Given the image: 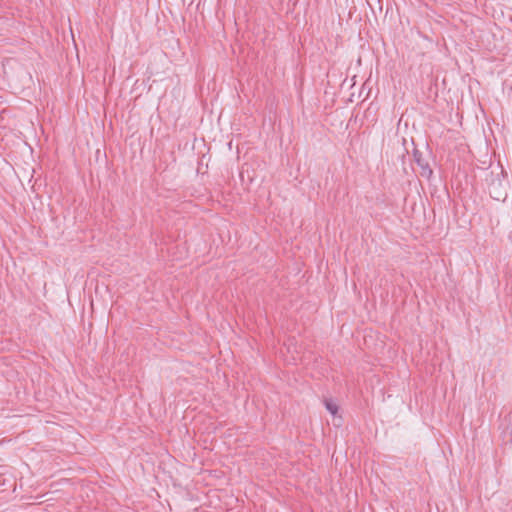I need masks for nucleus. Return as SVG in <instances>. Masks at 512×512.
Returning <instances> with one entry per match:
<instances>
[{"label":"nucleus","instance_id":"obj_4","mask_svg":"<svg viewBox=\"0 0 512 512\" xmlns=\"http://www.w3.org/2000/svg\"><path fill=\"white\" fill-rule=\"evenodd\" d=\"M341 417H339V423H337V426H340Z\"/></svg>","mask_w":512,"mask_h":512},{"label":"nucleus","instance_id":"obj_1","mask_svg":"<svg viewBox=\"0 0 512 512\" xmlns=\"http://www.w3.org/2000/svg\"><path fill=\"white\" fill-rule=\"evenodd\" d=\"M485 181L488 185L490 196L497 200H505L507 197V173L502 166H496L486 174Z\"/></svg>","mask_w":512,"mask_h":512},{"label":"nucleus","instance_id":"obj_3","mask_svg":"<svg viewBox=\"0 0 512 512\" xmlns=\"http://www.w3.org/2000/svg\"><path fill=\"white\" fill-rule=\"evenodd\" d=\"M324 404L326 409L335 417L338 413V405L330 399H325Z\"/></svg>","mask_w":512,"mask_h":512},{"label":"nucleus","instance_id":"obj_2","mask_svg":"<svg viewBox=\"0 0 512 512\" xmlns=\"http://www.w3.org/2000/svg\"><path fill=\"white\" fill-rule=\"evenodd\" d=\"M415 160L419 167L421 168V175L424 177H430L432 175V170L430 169L427 162H424L420 157L417 156V153L414 154Z\"/></svg>","mask_w":512,"mask_h":512}]
</instances>
